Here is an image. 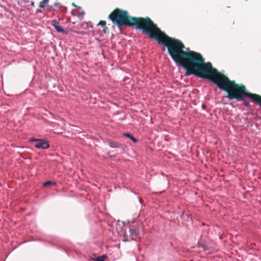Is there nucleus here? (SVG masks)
I'll return each mask as SVG.
<instances>
[{
    "mask_svg": "<svg viewBox=\"0 0 261 261\" xmlns=\"http://www.w3.org/2000/svg\"><path fill=\"white\" fill-rule=\"evenodd\" d=\"M162 44L167 47L172 59L186 70V76L194 74L198 77L209 79L217 85L221 80L223 75L212 67L211 63H204V59L199 53L184 51L185 47L180 40L167 36Z\"/></svg>",
    "mask_w": 261,
    "mask_h": 261,
    "instance_id": "1",
    "label": "nucleus"
},
{
    "mask_svg": "<svg viewBox=\"0 0 261 261\" xmlns=\"http://www.w3.org/2000/svg\"><path fill=\"white\" fill-rule=\"evenodd\" d=\"M109 18L114 24L118 27L123 25L133 27L138 30H142L151 38L154 39L159 44H162L167 35L148 17H132L127 11L117 9L109 16Z\"/></svg>",
    "mask_w": 261,
    "mask_h": 261,
    "instance_id": "2",
    "label": "nucleus"
},
{
    "mask_svg": "<svg viewBox=\"0 0 261 261\" xmlns=\"http://www.w3.org/2000/svg\"><path fill=\"white\" fill-rule=\"evenodd\" d=\"M217 86L219 89L227 92L228 94L226 97L230 100L234 99L239 101L243 100V98H249L261 108V96L246 92L244 86H239L234 82L230 81L225 75L221 76V79L217 84Z\"/></svg>",
    "mask_w": 261,
    "mask_h": 261,
    "instance_id": "3",
    "label": "nucleus"
},
{
    "mask_svg": "<svg viewBox=\"0 0 261 261\" xmlns=\"http://www.w3.org/2000/svg\"><path fill=\"white\" fill-rule=\"evenodd\" d=\"M30 142H35L34 146L38 149H46L49 147V144L47 141L44 139H35L31 138L29 140Z\"/></svg>",
    "mask_w": 261,
    "mask_h": 261,
    "instance_id": "4",
    "label": "nucleus"
},
{
    "mask_svg": "<svg viewBox=\"0 0 261 261\" xmlns=\"http://www.w3.org/2000/svg\"><path fill=\"white\" fill-rule=\"evenodd\" d=\"M128 232L129 237L132 240H136L139 235V230L138 228H129Z\"/></svg>",
    "mask_w": 261,
    "mask_h": 261,
    "instance_id": "5",
    "label": "nucleus"
},
{
    "mask_svg": "<svg viewBox=\"0 0 261 261\" xmlns=\"http://www.w3.org/2000/svg\"><path fill=\"white\" fill-rule=\"evenodd\" d=\"M51 24L53 26L57 32L59 33H64L65 31L60 25V23L56 19L52 20Z\"/></svg>",
    "mask_w": 261,
    "mask_h": 261,
    "instance_id": "6",
    "label": "nucleus"
},
{
    "mask_svg": "<svg viewBox=\"0 0 261 261\" xmlns=\"http://www.w3.org/2000/svg\"><path fill=\"white\" fill-rule=\"evenodd\" d=\"M123 136L129 138L134 143H136L138 142L137 139L134 138L129 133H124Z\"/></svg>",
    "mask_w": 261,
    "mask_h": 261,
    "instance_id": "7",
    "label": "nucleus"
},
{
    "mask_svg": "<svg viewBox=\"0 0 261 261\" xmlns=\"http://www.w3.org/2000/svg\"><path fill=\"white\" fill-rule=\"evenodd\" d=\"M49 0H43L42 1L40 2L39 4V7L40 8H45L47 4L48 3Z\"/></svg>",
    "mask_w": 261,
    "mask_h": 261,
    "instance_id": "8",
    "label": "nucleus"
},
{
    "mask_svg": "<svg viewBox=\"0 0 261 261\" xmlns=\"http://www.w3.org/2000/svg\"><path fill=\"white\" fill-rule=\"evenodd\" d=\"M197 246L199 248H202L203 250H205L207 249V247L204 244L200 243L199 242L197 243Z\"/></svg>",
    "mask_w": 261,
    "mask_h": 261,
    "instance_id": "9",
    "label": "nucleus"
},
{
    "mask_svg": "<svg viewBox=\"0 0 261 261\" xmlns=\"http://www.w3.org/2000/svg\"><path fill=\"white\" fill-rule=\"evenodd\" d=\"M110 147L111 148H118L119 147V144L116 142H111L110 143Z\"/></svg>",
    "mask_w": 261,
    "mask_h": 261,
    "instance_id": "10",
    "label": "nucleus"
},
{
    "mask_svg": "<svg viewBox=\"0 0 261 261\" xmlns=\"http://www.w3.org/2000/svg\"><path fill=\"white\" fill-rule=\"evenodd\" d=\"M241 101H243L244 105L248 109L250 108V105L249 102L246 101L245 98H243V100H241Z\"/></svg>",
    "mask_w": 261,
    "mask_h": 261,
    "instance_id": "11",
    "label": "nucleus"
},
{
    "mask_svg": "<svg viewBox=\"0 0 261 261\" xmlns=\"http://www.w3.org/2000/svg\"><path fill=\"white\" fill-rule=\"evenodd\" d=\"M43 186L44 187H46L48 185H56V183L55 182H51V181L50 180H48L45 182L43 183Z\"/></svg>",
    "mask_w": 261,
    "mask_h": 261,
    "instance_id": "12",
    "label": "nucleus"
},
{
    "mask_svg": "<svg viewBox=\"0 0 261 261\" xmlns=\"http://www.w3.org/2000/svg\"><path fill=\"white\" fill-rule=\"evenodd\" d=\"M106 257V256L103 255L102 256L98 257L96 259L97 261H104V258Z\"/></svg>",
    "mask_w": 261,
    "mask_h": 261,
    "instance_id": "13",
    "label": "nucleus"
},
{
    "mask_svg": "<svg viewBox=\"0 0 261 261\" xmlns=\"http://www.w3.org/2000/svg\"><path fill=\"white\" fill-rule=\"evenodd\" d=\"M106 22L105 21L101 20L99 23V25L101 26L102 27L104 28L106 26Z\"/></svg>",
    "mask_w": 261,
    "mask_h": 261,
    "instance_id": "14",
    "label": "nucleus"
},
{
    "mask_svg": "<svg viewBox=\"0 0 261 261\" xmlns=\"http://www.w3.org/2000/svg\"><path fill=\"white\" fill-rule=\"evenodd\" d=\"M84 15V12H80L78 15H77V16L80 19H82L83 18V16Z\"/></svg>",
    "mask_w": 261,
    "mask_h": 261,
    "instance_id": "15",
    "label": "nucleus"
},
{
    "mask_svg": "<svg viewBox=\"0 0 261 261\" xmlns=\"http://www.w3.org/2000/svg\"><path fill=\"white\" fill-rule=\"evenodd\" d=\"M201 108H202V109L205 110L206 106L204 104H202V106H201Z\"/></svg>",
    "mask_w": 261,
    "mask_h": 261,
    "instance_id": "16",
    "label": "nucleus"
},
{
    "mask_svg": "<svg viewBox=\"0 0 261 261\" xmlns=\"http://www.w3.org/2000/svg\"><path fill=\"white\" fill-rule=\"evenodd\" d=\"M59 5V3H55L54 4V7H58Z\"/></svg>",
    "mask_w": 261,
    "mask_h": 261,
    "instance_id": "17",
    "label": "nucleus"
},
{
    "mask_svg": "<svg viewBox=\"0 0 261 261\" xmlns=\"http://www.w3.org/2000/svg\"><path fill=\"white\" fill-rule=\"evenodd\" d=\"M31 4H32V6H34V2H32Z\"/></svg>",
    "mask_w": 261,
    "mask_h": 261,
    "instance_id": "18",
    "label": "nucleus"
},
{
    "mask_svg": "<svg viewBox=\"0 0 261 261\" xmlns=\"http://www.w3.org/2000/svg\"><path fill=\"white\" fill-rule=\"evenodd\" d=\"M124 234H125V235H127V232H126V231H125V232H124Z\"/></svg>",
    "mask_w": 261,
    "mask_h": 261,
    "instance_id": "19",
    "label": "nucleus"
}]
</instances>
